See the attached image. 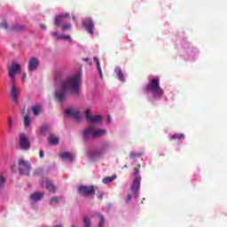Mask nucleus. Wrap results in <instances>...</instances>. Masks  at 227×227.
Masks as SVG:
<instances>
[{"instance_id":"1","label":"nucleus","mask_w":227,"mask_h":227,"mask_svg":"<svg viewBox=\"0 0 227 227\" xmlns=\"http://www.w3.org/2000/svg\"><path fill=\"white\" fill-rule=\"evenodd\" d=\"M81 84H82V76L81 74L76 75H70L63 81L59 86L55 90V98L59 104H63L67 97V90L71 95L79 97L81 93Z\"/></svg>"},{"instance_id":"2","label":"nucleus","mask_w":227,"mask_h":227,"mask_svg":"<svg viewBox=\"0 0 227 227\" xmlns=\"http://www.w3.org/2000/svg\"><path fill=\"white\" fill-rule=\"evenodd\" d=\"M7 70L9 72V77L12 79L11 97L15 104H19V88L15 86L16 74L22 72V67L17 59H13L12 63L7 65Z\"/></svg>"},{"instance_id":"3","label":"nucleus","mask_w":227,"mask_h":227,"mask_svg":"<svg viewBox=\"0 0 227 227\" xmlns=\"http://www.w3.org/2000/svg\"><path fill=\"white\" fill-rule=\"evenodd\" d=\"M160 77H154L145 85V91H151L154 98H161L164 95V90L161 88Z\"/></svg>"},{"instance_id":"4","label":"nucleus","mask_w":227,"mask_h":227,"mask_svg":"<svg viewBox=\"0 0 227 227\" xmlns=\"http://www.w3.org/2000/svg\"><path fill=\"white\" fill-rule=\"evenodd\" d=\"M106 129H98L96 130V128L94 126L88 127L83 130V140L89 141L90 136L93 138L96 137H103L104 136H106Z\"/></svg>"},{"instance_id":"5","label":"nucleus","mask_w":227,"mask_h":227,"mask_svg":"<svg viewBox=\"0 0 227 227\" xmlns=\"http://www.w3.org/2000/svg\"><path fill=\"white\" fill-rule=\"evenodd\" d=\"M18 168L20 174L23 176H29L31 171V163L28 160H25V158H20L18 161Z\"/></svg>"},{"instance_id":"6","label":"nucleus","mask_w":227,"mask_h":227,"mask_svg":"<svg viewBox=\"0 0 227 227\" xmlns=\"http://www.w3.org/2000/svg\"><path fill=\"white\" fill-rule=\"evenodd\" d=\"M78 192L82 197H94L96 194L95 186H86L84 184L78 186Z\"/></svg>"},{"instance_id":"7","label":"nucleus","mask_w":227,"mask_h":227,"mask_svg":"<svg viewBox=\"0 0 227 227\" xmlns=\"http://www.w3.org/2000/svg\"><path fill=\"white\" fill-rule=\"evenodd\" d=\"M141 176H137L134 177L130 191L132 192V197L137 198V195L139 193V188L141 186Z\"/></svg>"},{"instance_id":"8","label":"nucleus","mask_w":227,"mask_h":227,"mask_svg":"<svg viewBox=\"0 0 227 227\" xmlns=\"http://www.w3.org/2000/svg\"><path fill=\"white\" fill-rule=\"evenodd\" d=\"M82 26L91 35H94L95 24L91 18H85L82 20Z\"/></svg>"},{"instance_id":"9","label":"nucleus","mask_w":227,"mask_h":227,"mask_svg":"<svg viewBox=\"0 0 227 227\" xmlns=\"http://www.w3.org/2000/svg\"><path fill=\"white\" fill-rule=\"evenodd\" d=\"M85 118L91 123H99L100 121H102V116H100V115L92 116L91 115V109L90 107H88L85 111Z\"/></svg>"},{"instance_id":"10","label":"nucleus","mask_w":227,"mask_h":227,"mask_svg":"<svg viewBox=\"0 0 227 227\" xmlns=\"http://www.w3.org/2000/svg\"><path fill=\"white\" fill-rule=\"evenodd\" d=\"M20 146L22 150L25 151H27L30 148L29 139L24 133L20 134Z\"/></svg>"},{"instance_id":"11","label":"nucleus","mask_w":227,"mask_h":227,"mask_svg":"<svg viewBox=\"0 0 227 227\" xmlns=\"http://www.w3.org/2000/svg\"><path fill=\"white\" fill-rule=\"evenodd\" d=\"M39 65H40V61L38 58L32 56L28 60V65H27L28 70L30 72H35V70L38 68Z\"/></svg>"},{"instance_id":"12","label":"nucleus","mask_w":227,"mask_h":227,"mask_svg":"<svg viewBox=\"0 0 227 227\" xmlns=\"http://www.w3.org/2000/svg\"><path fill=\"white\" fill-rule=\"evenodd\" d=\"M69 12H65V14H59V16H55L54 25L55 27H62L63 28V22L65 20L69 18Z\"/></svg>"},{"instance_id":"13","label":"nucleus","mask_w":227,"mask_h":227,"mask_svg":"<svg viewBox=\"0 0 227 227\" xmlns=\"http://www.w3.org/2000/svg\"><path fill=\"white\" fill-rule=\"evenodd\" d=\"M67 116H73L76 121H81V113L80 111H75L74 109H67L66 110Z\"/></svg>"},{"instance_id":"14","label":"nucleus","mask_w":227,"mask_h":227,"mask_svg":"<svg viewBox=\"0 0 227 227\" xmlns=\"http://www.w3.org/2000/svg\"><path fill=\"white\" fill-rule=\"evenodd\" d=\"M43 197V193L42 192H34V193L30 194V200L32 202H38V200H42Z\"/></svg>"},{"instance_id":"15","label":"nucleus","mask_w":227,"mask_h":227,"mask_svg":"<svg viewBox=\"0 0 227 227\" xmlns=\"http://www.w3.org/2000/svg\"><path fill=\"white\" fill-rule=\"evenodd\" d=\"M45 187L50 192H55L57 188L50 179L45 180Z\"/></svg>"},{"instance_id":"16","label":"nucleus","mask_w":227,"mask_h":227,"mask_svg":"<svg viewBox=\"0 0 227 227\" xmlns=\"http://www.w3.org/2000/svg\"><path fill=\"white\" fill-rule=\"evenodd\" d=\"M60 159L62 160H69L70 162H72V160H74V155H73V153L65 152L64 153L60 154Z\"/></svg>"},{"instance_id":"17","label":"nucleus","mask_w":227,"mask_h":227,"mask_svg":"<svg viewBox=\"0 0 227 227\" xmlns=\"http://www.w3.org/2000/svg\"><path fill=\"white\" fill-rule=\"evenodd\" d=\"M93 59H94V61H95L96 64H97V68H98V74H99V75H100V78L103 79L104 74H103V70H102V68H101V65H100L99 59L97 58V56H94Z\"/></svg>"},{"instance_id":"18","label":"nucleus","mask_w":227,"mask_h":227,"mask_svg":"<svg viewBox=\"0 0 227 227\" xmlns=\"http://www.w3.org/2000/svg\"><path fill=\"white\" fill-rule=\"evenodd\" d=\"M116 174H114V176H106L105 177H103L102 183H104L105 184H108L109 183H113V181L116 179Z\"/></svg>"},{"instance_id":"19","label":"nucleus","mask_w":227,"mask_h":227,"mask_svg":"<svg viewBox=\"0 0 227 227\" xmlns=\"http://www.w3.org/2000/svg\"><path fill=\"white\" fill-rule=\"evenodd\" d=\"M26 27L22 25H13V27H11V32H25Z\"/></svg>"},{"instance_id":"20","label":"nucleus","mask_w":227,"mask_h":227,"mask_svg":"<svg viewBox=\"0 0 227 227\" xmlns=\"http://www.w3.org/2000/svg\"><path fill=\"white\" fill-rule=\"evenodd\" d=\"M114 72H115L116 75H118L120 81H122V82L125 81L124 74H123L121 67H116L114 69Z\"/></svg>"},{"instance_id":"21","label":"nucleus","mask_w":227,"mask_h":227,"mask_svg":"<svg viewBox=\"0 0 227 227\" xmlns=\"http://www.w3.org/2000/svg\"><path fill=\"white\" fill-rule=\"evenodd\" d=\"M51 35L52 37H57V39H67V40H71V36L70 35H63L59 34V32H51Z\"/></svg>"},{"instance_id":"22","label":"nucleus","mask_w":227,"mask_h":227,"mask_svg":"<svg viewBox=\"0 0 227 227\" xmlns=\"http://www.w3.org/2000/svg\"><path fill=\"white\" fill-rule=\"evenodd\" d=\"M83 225L84 227H91V220L89 216L83 217ZM71 227H77L76 225L73 224Z\"/></svg>"},{"instance_id":"23","label":"nucleus","mask_w":227,"mask_h":227,"mask_svg":"<svg viewBox=\"0 0 227 227\" xmlns=\"http://www.w3.org/2000/svg\"><path fill=\"white\" fill-rule=\"evenodd\" d=\"M50 145H57L59 143V137H56V136H53L52 134L50 136L49 138Z\"/></svg>"},{"instance_id":"24","label":"nucleus","mask_w":227,"mask_h":227,"mask_svg":"<svg viewBox=\"0 0 227 227\" xmlns=\"http://www.w3.org/2000/svg\"><path fill=\"white\" fill-rule=\"evenodd\" d=\"M43 107L42 106H34L32 107V111L35 116H38L42 111Z\"/></svg>"},{"instance_id":"25","label":"nucleus","mask_w":227,"mask_h":227,"mask_svg":"<svg viewBox=\"0 0 227 227\" xmlns=\"http://www.w3.org/2000/svg\"><path fill=\"white\" fill-rule=\"evenodd\" d=\"M103 154V152L96 150L95 152H90V157H100Z\"/></svg>"},{"instance_id":"26","label":"nucleus","mask_w":227,"mask_h":227,"mask_svg":"<svg viewBox=\"0 0 227 227\" xmlns=\"http://www.w3.org/2000/svg\"><path fill=\"white\" fill-rule=\"evenodd\" d=\"M5 183L6 177L3 174H0V189L4 188Z\"/></svg>"},{"instance_id":"27","label":"nucleus","mask_w":227,"mask_h":227,"mask_svg":"<svg viewBox=\"0 0 227 227\" xmlns=\"http://www.w3.org/2000/svg\"><path fill=\"white\" fill-rule=\"evenodd\" d=\"M98 216H99V223L98 224V227H104L106 218H105V216H103V215H98Z\"/></svg>"},{"instance_id":"28","label":"nucleus","mask_w":227,"mask_h":227,"mask_svg":"<svg viewBox=\"0 0 227 227\" xmlns=\"http://www.w3.org/2000/svg\"><path fill=\"white\" fill-rule=\"evenodd\" d=\"M184 134H174L173 136H172V139H174V140H176V139H178V140H180V139H184Z\"/></svg>"},{"instance_id":"29","label":"nucleus","mask_w":227,"mask_h":227,"mask_svg":"<svg viewBox=\"0 0 227 227\" xmlns=\"http://www.w3.org/2000/svg\"><path fill=\"white\" fill-rule=\"evenodd\" d=\"M24 125L26 128H27V127H29V125H31V120H30L29 116H25Z\"/></svg>"},{"instance_id":"30","label":"nucleus","mask_w":227,"mask_h":227,"mask_svg":"<svg viewBox=\"0 0 227 227\" xmlns=\"http://www.w3.org/2000/svg\"><path fill=\"white\" fill-rule=\"evenodd\" d=\"M8 127H9V130L12 131L13 129V120L11 116H9V119H8Z\"/></svg>"},{"instance_id":"31","label":"nucleus","mask_w":227,"mask_h":227,"mask_svg":"<svg viewBox=\"0 0 227 227\" xmlns=\"http://www.w3.org/2000/svg\"><path fill=\"white\" fill-rule=\"evenodd\" d=\"M59 199L58 197H51L50 200V206H53L54 204H58Z\"/></svg>"},{"instance_id":"32","label":"nucleus","mask_w":227,"mask_h":227,"mask_svg":"<svg viewBox=\"0 0 227 227\" xmlns=\"http://www.w3.org/2000/svg\"><path fill=\"white\" fill-rule=\"evenodd\" d=\"M140 168H141V165H137V167H135L134 172H133V174H134L135 176H138V174H139V169H140Z\"/></svg>"},{"instance_id":"33","label":"nucleus","mask_w":227,"mask_h":227,"mask_svg":"<svg viewBox=\"0 0 227 227\" xmlns=\"http://www.w3.org/2000/svg\"><path fill=\"white\" fill-rule=\"evenodd\" d=\"M71 28H72V25H70V24L62 26L63 32H66L67 30H71Z\"/></svg>"},{"instance_id":"34","label":"nucleus","mask_w":227,"mask_h":227,"mask_svg":"<svg viewBox=\"0 0 227 227\" xmlns=\"http://www.w3.org/2000/svg\"><path fill=\"white\" fill-rule=\"evenodd\" d=\"M135 157H141V155L138 153H136V152H131L129 153V159H135Z\"/></svg>"},{"instance_id":"35","label":"nucleus","mask_w":227,"mask_h":227,"mask_svg":"<svg viewBox=\"0 0 227 227\" xmlns=\"http://www.w3.org/2000/svg\"><path fill=\"white\" fill-rule=\"evenodd\" d=\"M0 27H2V28H4V29L9 28V25L5 20L1 23Z\"/></svg>"},{"instance_id":"36","label":"nucleus","mask_w":227,"mask_h":227,"mask_svg":"<svg viewBox=\"0 0 227 227\" xmlns=\"http://www.w3.org/2000/svg\"><path fill=\"white\" fill-rule=\"evenodd\" d=\"M47 130H48V127L45 126V125L41 128V132L42 133H45Z\"/></svg>"},{"instance_id":"37","label":"nucleus","mask_w":227,"mask_h":227,"mask_svg":"<svg viewBox=\"0 0 227 227\" xmlns=\"http://www.w3.org/2000/svg\"><path fill=\"white\" fill-rule=\"evenodd\" d=\"M39 157H40V159H43V157H44V152H43V150H40V152H39Z\"/></svg>"},{"instance_id":"38","label":"nucleus","mask_w":227,"mask_h":227,"mask_svg":"<svg viewBox=\"0 0 227 227\" xmlns=\"http://www.w3.org/2000/svg\"><path fill=\"white\" fill-rule=\"evenodd\" d=\"M27 77V72H23V74H22V80H23V82L26 81Z\"/></svg>"},{"instance_id":"39","label":"nucleus","mask_w":227,"mask_h":227,"mask_svg":"<svg viewBox=\"0 0 227 227\" xmlns=\"http://www.w3.org/2000/svg\"><path fill=\"white\" fill-rule=\"evenodd\" d=\"M84 61H88L89 65H92V59H90V58H83Z\"/></svg>"},{"instance_id":"40","label":"nucleus","mask_w":227,"mask_h":227,"mask_svg":"<svg viewBox=\"0 0 227 227\" xmlns=\"http://www.w3.org/2000/svg\"><path fill=\"white\" fill-rule=\"evenodd\" d=\"M132 197H133V193H132V194H131V193H129V194H128V197H127V200H128V201L131 200Z\"/></svg>"},{"instance_id":"41","label":"nucleus","mask_w":227,"mask_h":227,"mask_svg":"<svg viewBox=\"0 0 227 227\" xmlns=\"http://www.w3.org/2000/svg\"><path fill=\"white\" fill-rule=\"evenodd\" d=\"M109 146H110L109 143H105L104 148H109Z\"/></svg>"},{"instance_id":"42","label":"nucleus","mask_w":227,"mask_h":227,"mask_svg":"<svg viewBox=\"0 0 227 227\" xmlns=\"http://www.w3.org/2000/svg\"><path fill=\"white\" fill-rule=\"evenodd\" d=\"M43 30H46V25H41Z\"/></svg>"},{"instance_id":"43","label":"nucleus","mask_w":227,"mask_h":227,"mask_svg":"<svg viewBox=\"0 0 227 227\" xmlns=\"http://www.w3.org/2000/svg\"><path fill=\"white\" fill-rule=\"evenodd\" d=\"M103 195H104L103 193H100L99 195H98V199H103Z\"/></svg>"},{"instance_id":"44","label":"nucleus","mask_w":227,"mask_h":227,"mask_svg":"<svg viewBox=\"0 0 227 227\" xmlns=\"http://www.w3.org/2000/svg\"><path fill=\"white\" fill-rule=\"evenodd\" d=\"M107 119H108V121H111V116H110V114H108Z\"/></svg>"},{"instance_id":"45","label":"nucleus","mask_w":227,"mask_h":227,"mask_svg":"<svg viewBox=\"0 0 227 227\" xmlns=\"http://www.w3.org/2000/svg\"><path fill=\"white\" fill-rule=\"evenodd\" d=\"M73 20L74 21H77V18H75V16H73Z\"/></svg>"},{"instance_id":"46","label":"nucleus","mask_w":227,"mask_h":227,"mask_svg":"<svg viewBox=\"0 0 227 227\" xmlns=\"http://www.w3.org/2000/svg\"><path fill=\"white\" fill-rule=\"evenodd\" d=\"M122 168H128V165H124V167H122Z\"/></svg>"},{"instance_id":"47","label":"nucleus","mask_w":227,"mask_h":227,"mask_svg":"<svg viewBox=\"0 0 227 227\" xmlns=\"http://www.w3.org/2000/svg\"><path fill=\"white\" fill-rule=\"evenodd\" d=\"M41 184H42V186H44V181H43Z\"/></svg>"},{"instance_id":"48","label":"nucleus","mask_w":227,"mask_h":227,"mask_svg":"<svg viewBox=\"0 0 227 227\" xmlns=\"http://www.w3.org/2000/svg\"><path fill=\"white\" fill-rule=\"evenodd\" d=\"M58 227V226H57Z\"/></svg>"}]
</instances>
